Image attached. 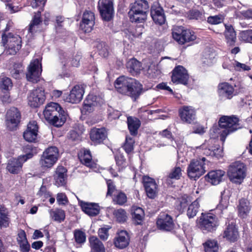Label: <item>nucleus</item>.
I'll list each match as a JSON object with an SVG mask.
<instances>
[{
  "label": "nucleus",
  "instance_id": "51",
  "mask_svg": "<svg viewBox=\"0 0 252 252\" xmlns=\"http://www.w3.org/2000/svg\"><path fill=\"white\" fill-rule=\"evenodd\" d=\"M134 140L131 137H126L124 145V149L127 153L131 152L133 150Z\"/></svg>",
  "mask_w": 252,
  "mask_h": 252
},
{
  "label": "nucleus",
  "instance_id": "61",
  "mask_svg": "<svg viewBox=\"0 0 252 252\" xmlns=\"http://www.w3.org/2000/svg\"><path fill=\"white\" fill-rule=\"evenodd\" d=\"M222 21L221 17L218 15L209 16L207 19V22L209 23L215 25L220 23Z\"/></svg>",
  "mask_w": 252,
  "mask_h": 252
},
{
  "label": "nucleus",
  "instance_id": "64",
  "mask_svg": "<svg viewBox=\"0 0 252 252\" xmlns=\"http://www.w3.org/2000/svg\"><path fill=\"white\" fill-rule=\"evenodd\" d=\"M20 251L21 252H29L31 250V246L28 241L23 242L18 244Z\"/></svg>",
  "mask_w": 252,
  "mask_h": 252
},
{
  "label": "nucleus",
  "instance_id": "62",
  "mask_svg": "<svg viewBox=\"0 0 252 252\" xmlns=\"http://www.w3.org/2000/svg\"><path fill=\"white\" fill-rule=\"evenodd\" d=\"M107 192L106 196H111L114 192L116 190L115 186L114 185L113 182L109 180L107 182Z\"/></svg>",
  "mask_w": 252,
  "mask_h": 252
},
{
  "label": "nucleus",
  "instance_id": "20",
  "mask_svg": "<svg viewBox=\"0 0 252 252\" xmlns=\"http://www.w3.org/2000/svg\"><path fill=\"white\" fill-rule=\"evenodd\" d=\"M181 120L187 124H191L196 119V111L190 106H184L179 111Z\"/></svg>",
  "mask_w": 252,
  "mask_h": 252
},
{
  "label": "nucleus",
  "instance_id": "1",
  "mask_svg": "<svg viewBox=\"0 0 252 252\" xmlns=\"http://www.w3.org/2000/svg\"><path fill=\"white\" fill-rule=\"evenodd\" d=\"M219 127L213 126L210 129V139L208 142L212 143L214 139L218 137L220 133V140L223 142L225 137L229 133L241 128L239 119L235 116L221 117L219 121Z\"/></svg>",
  "mask_w": 252,
  "mask_h": 252
},
{
  "label": "nucleus",
  "instance_id": "52",
  "mask_svg": "<svg viewBox=\"0 0 252 252\" xmlns=\"http://www.w3.org/2000/svg\"><path fill=\"white\" fill-rule=\"evenodd\" d=\"M131 216L132 222L135 226L142 225L143 224L145 216L138 214L131 215Z\"/></svg>",
  "mask_w": 252,
  "mask_h": 252
},
{
  "label": "nucleus",
  "instance_id": "27",
  "mask_svg": "<svg viewBox=\"0 0 252 252\" xmlns=\"http://www.w3.org/2000/svg\"><path fill=\"white\" fill-rule=\"evenodd\" d=\"M66 168L62 166H59L57 168L54 175L56 185L59 187L64 186L66 184Z\"/></svg>",
  "mask_w": 252,
  "mask_h": 252
},
{
  "label": "nucleus",
  "instance_id": "19",
  "mask_svg": "<svg viewBox=\"0 0 252 252\" xmlns=\"http://www.w3.org/2000/svg\"><path fill=\"white\" fill-rule=\"evenodd\" d=\"M143 183L147 196L151 199L155 198L158 192V186L155 180L148 176L143 177Z\"/></svg>",
  "mask_w": 252,
  "mask_h": 252
},
{
  "label": "nucleus",
  "instance_id": "53",
  "mask_svg": "<svg viewBox=\"0 0 252 252\" xmlns=\"http://www.w3.org/2000/svg\"><path fill=\"white\" fill-rule=\"evenodd\" d=\"M111 227L108 226V227H101L98 230V235L100 239L103 241H106L109 237V230Z\"/></svg>",
  "mask_w": 252,
  "mask_h": 252
},
{
  "label": "nucleus",
  "instance_id": "7",
  "mask_svg": "<svg viewBox=\"0 0 252 252\" xmlns=\"http://www.w3.org/2000/svg\"><path fill=\"white\" fill-rule=\"evenodd\" d=\"M198 227L204 233L215 231L219 225L217 217L211 214L204 215L202 213L198 222Z\"/></svg>",
  "mask_w": 252,
  "mask_h": 252
},
{
  "label": "nucleus",
  "instance_id": "14",
  "mask_svg": "<svg viewBox=\"0 0 252 252\" xmlns=\"http://www.w3.org/2000/svg\"><path fill=\"white\" fill-rule=\"evenodd\" d=\"M21 118V114L18 110L15 107L9 109L6 115V125L10 130H14L17 126Z\"/></svg>",
  "mask_w": 252,
  "mask_h": 252
},
{
  "label": "nucleus",
  "instance_id": "28",
  "mask_svg": "<svg viewBox=\"0 0 252 252\" xmlns=\"http://www.w3.org/2000/svg\"><path fill=\"white\" fill-rule=\"evenodd\" d=\"M80 57L79 55L75 56L74 58H71L67 53H63L60 55V60L61 64L64 66H74L77 67L79 65Z\"/></svg>",
  "mask_w": 252,
  "mask_h": 252
},
{
  "label": "nucleus",
  "instance_id": "40",
  "mask_svg": "<svg viewBox=\"0 0 252 252\" xmlns=\"http://www.w3.org/2000/svg\"><path fill=\"white\" fill-rule=\"evenodd\" d=\"M146 13L145 12H134L133 10H129L128 15L132 22L142 23L146 19Z\"/></svg>",
  "mask_w": 252,
  "mask_h": 252
},
{
  "label": "nucleus",
  "instance_id": "29",
  "mask_svg": "<svg viewBox=\"0 0 252 252\" xmlns=\"http://www.w3.org/2000/svg\"><path fill=\"white\" fill-rule=\"evenodd\" d=\"M89 242L92 252H105L103 243L96 236H90L89 238Z\"/></svg>",
  "mask_w": 252,
  "mask_h": 252
},
{
  "label": "nucleus",
  "instance_id": "58",
  "mask_svg": "<svg viewBox=\"0 0 252 252\" xmlns=\"http://www.w3.org/2000/svg\"><path fill=\"white\" fill-rule=\"evenodd\" d=\"M57 201L59 205H65L68 203L67 197L64 193L57 194Z\"/></svg>",
  "mask_w": 252,
  "mask_h": 252
},
{
  "label": "nucleus",
  "instance_id": "11",
  "mask_svg": "<svg viewBox=\"0 0 252 252\" xmlns=\"http://www.w3.org/2000/svg\"><path fill=\"white\" fill-rule=\"evenodd\" d=\"M130 236L128 232L125 230L118 231L113 239L114 247L119 250L126 248L129 245Z\"/></svg>",
  "mask_w": 252,
  "mask_h": 252
},
{
  "label": "nucleus",
  "instance_id": "15",
  "mask_svg": "<svg viewBox=\"0 0 252 252\" xmlns=\"http://www.w3.org/2000/svg\"><path fill=\"white\" fill-rule=\"evenodd\" d=\"M45 96L44 90L37 88L32 91L28 96V103L32 107H37L42 104Z\"/></svg>",
  "mask_w": 252,
  "mask_h": 252
},
{
  "label": "nucleus",
  "instance_id": "25",
  "mask_svg": "<svg viewBox=\"0 0 252 252\" xmlns=\"http://www.w3.org/2000/svg\"><path fill=\"white\" fill-rule=\"evenodd\" d=\"M99 98L93 95H88L84 101L83 106L82 109L83 113H90L94 109V107L97 105Z\"/></svg>",
  "mask_w": 252,
  "mask_h": 252
},
{
  "label": "nucleus",
  "instance_id": "41",
  "mask_svg": "<svg viewBox=\"0 0 252 252\" xmlns=\"http://www.w3.org/2000/svg\"><path fill=\"white\" fill-rule=\"evenodd\" d=\"M82 211L90 217H95L100 212V206H80Z\"/></svg>",
  "mask_w": 252,
  "mask_h": 252
},
{
  "label": "nucleus",
  "instance_id": "5",
  "mask_svg": "<svg viewBox=\"0 0 252 252\" xmlns=\"http://www.w3.org/2000/svg\"><path fill=\"white\" fill-rule=\"evenodd\" d=\"M21 43V38L18 34L4 32L2 35V43L7 54L15 55L20 49Z\"/></svg>",
  "mask_w": 252,
  "mask_h": 252
},
{
  "label": "nucleus",
  "instance_id": "13",
  "mask_svg": "<svg viewBox=\"0 0 252 252\" xmlns=\"http://www.w3.org/2000/svg\"><path fill=\"white\" fill-rule=\"evenodd\" d=\"M98 8L101 17L104 20L106 21L111 20L114 13L112 0H99Z\"/></svg>",
  "mask_w": 252,
  "mask_h": 252
},
{
  "label": "nucleus",
  "instance_id": "46",
  "mask_svg": "<svg viewBox=\"0 0 252 252\" xmlns=\"http://www.w3.org/2000/svg\"><path fill=\"white\" fill-rule=\"evenodd\" d=\"M238 38L242 42L252 43V30L241 31Z\"/></svg>",
  "mask_w": 252,
  "mask_h": 252
},
{
  "label": "nucleus",
  "instance_id": "55",
  "mask_svg": "<svg viewBox=\"0 0 252 252\" xmlns=\"http://www.w3.org/2000/svg\"><path fill=\"white\" fill-rule=\"evenodd\" d=\"M113 200L118 205H123L126 202L127 197L124 193L120 192L113 198Z\"/></svg>",
  "mask_w": 252,
  "mask_h": 252
},
{
  "label": "nucleus",
  "instance_id": "37",
  "mask_svg": "<svg viewBox=\"0 0 252 252\" xmlns=\"http://www.w3.org/2000/svg\"><path fill=\"white\" fill-rule=\"evenodd\" d=\"M50 218L54 221L61 223L65 219L64 211L61 209H50L49 210Z\"/></svg>",
  "mask_w": 252,
  "mask_h": 252
},
{
  "label": "nucleus",
  "instance_id": "49",
  "mask_svg": "<svg viewBox=\"0 0 252 252\" xmlns=\"http://www.w3.org/2000/svg\"><path fill=\"white\" fill-rule=\"evenodd\" d=\"M12 87L11 79L5 76H1L0 81V88L1 90L8 91Z\"/></svg>",
  "mask_w": 252,
  "mask_h": 252
},
{
  "label": "nucleus",
  "instance_id": "45",
  "mask_svg": "<svg viewBox=\"0 0 252 252\" xmlns=\"http://www.w3.org/2000/svg\"><path fill=\"white\" fill-rule=\"evenodd\" d=\"M172 36L175 40H176L180 44H184V42H182V39H184L183 37V27H176L174 28L172 32Z\"/></svg>",
  "mask_w": 252,
  "mask_h": 252
},
{
  "label": "nucleus",
  "instance_id": "60",
  "mask_svg": "<svg viewBox=\"0 0 252 252\" xmlns=\"http://www.w3.org/2000/svg\"><path fill=\"white\" fill-rule=\"evenodd\" d=\"M188 17L189 19L198 20L202 16L201 13L198 10H191L188 13Z\"/></svg>",
  "mask_w": 252,
  "mask_h": 252
},
{
  "label": "nucleus",
  "instance_id": "56",
  "mask_svg": "<svg viewBox=\"0 0 252 252\" xmlns=\"http://www.w3.org/2000/svg\"><path fill=\"white\" fill-rule=\"evenodd\" d=\"M99 54L103 57H106L108 55L107 46L104 43H100L97 45Z\"/></svg>",
  "mask_w": 252,
  "mask_h": 252
},
{
  "label": "nucleus",
  "instance_id": "6",
  "mask_svg": "<svg viewBox=\"0 0 252 252\" xmlns=\"http://www.w3.org/2000/svg\"><path fill=\"white\" fill-rule=\"evenodd\" d=\"M59 157V151L56 147H48L41 156L39 161V165L43 169L51 168L57 162Z\"/></svg>",
  "mask_w": 252,
  "mask_h": 252
},
{
  "label": "nucleus",
  "instance_id": "47",
  "mask_svg": "<svg viewBox=\"0 0 252 252\" xmlns=\"http://www.w3.org/2000/svg\"><path fill=\"white\" fill-rule=\"evenodd\" d=\"M113 215L115 216L117 221L121 223L125 222L127 220V214L126 211L122 209L115 210Z\"/></svg>",
  "mask_w": 252,
  "mask_h": 252
},
{
  "label": "nucleus",
  "instance_id": "35",
  "mask_svg": "<svg viewBox=\"0 0 252 252\" xmlns=\"http://www.w3.org/2000/svg\"><path fill=\"white\" fill-rule=\"evenodd\" d=\"M126 67L128 71L133 75L139 73L142 68L141 63L135 59H131L127 62Z\"/></svg>",
  "mask_w": 252,
  "mask_h": 252
},
{
  "label": "nucleus",
  "instance_id": "2",
  "mask_svg": "<svg viewBox=\"0 0 252 252\" xmlns=\"http://www.w3.org/2000/svg\"><path fill=\"white\" fill-rule=\"evenodd\" d=\"M115 87L119 93L130 96L135 100L140 94L142 90V85L139 82L124 76L117 79Z\"/></svg>",
  "mask_w": 252,
  "mask_h": 252
},
{
  "label": "nucleus",
  "instance_id": "33",
  "mask_svg": "<svg viewBox=\"0 0 252 252\" xmlns=\"http://www.w3.org/2000/svg\"><path fill=\"white\" fill-rule=\"evenodd\" d=\"M127 122L130 134L132 135H136L138 129L141 125L140 120L135 117H128L127 119Z\"/></svg>",
  "mask_w": 252,
  "mask_h": 252
},
{
  "label": "nucleus",
  "instance_id": "34",
  "mask_svg": "<svg viewBox=\"0 0 252 252\" xmlns=\"http://www.w3.org/2000/svg\"><path fill=\"white\" fill-rule=\"evenodd\" d=\"M80 161L86 166L90 168H95L96 163L92 161V156L89 150H85L83 153L79 156Z\"/></svg>",
  "mask_w": 252,
  "mask_h": 252
},
{
  "label": "nucleus",
  "instance_id": "31",
  "mask_svg": "<svg viewBox=\"0 0 252 252\" xmlns=\"http://www.w3.org/2000/svg\"><path fill=\"white\" fill-rule=\"evenodd\" d=\"M224 35L227 44L230 46H234L236 41V33L231 25H225Z\"/></svg>",
  "mask_w": 252,
  "mask_h": 252
},
{
  "label": "nucleus",
  "instance_id": "30",
  "mask_svg": "<svg viewBox=\"0 0 252 252\" xmlns=\"http://www.w3.org/2000/svg\"><path fill=\"white\" fill-rule=\"evenodd\" d=\"M224 174L225 172L221 170H213L209 172L206 177L211 184L217 185L221 182Z\"/></svg>",
  "mask_w": 252,
  "mask_h": 252
},
{
  "label": "nucleus",
  "instance_id": "39",
  "mask_svg": "<svg viewBox=\"0 0 252 252\" xmlns=\"http://www.w3.org/2000/svg\"><path fill=\"white\" fill-rule=\"evenodd\" d=\"M40 11H38L34 15L32 20V21L29 28V31L31 33H33L39 29V25L41 21L40 20Z\"/></svg>",
  "mask_w": 252,
  "mask_h": 252
},
{
  "label": "nucleus",
  "instance_id": "4",
  "mask_svg": "<svg viewBox=\"0 0 252 252\" xmlns=\"http://www.w3.org/2000/svg\"><path fill=\"white\" fill-rule=\"evenodd\" d=\"M227 173L231 182L240 184L246 177L247 167L243 162L236 161L229 166Z\"/></svg>",
  "mask_w": 252,
  "mask_h": 252
},
{
  "label": "nucleus",
  "instance_id": "22",
  "mask_svg": "<svg viewBox=\"0 0 252 252\" xmlns=\"http://www.w3.org/2000/svg\"><path fill=\"white\" fill-rule=\"evenodd\" d=\"M38 126L35 121H32L27 126L26 130L23 133L25 140L29 142H34L38 136Z\"/></svg>",
  "mask_w": 252,
  "mask_h": 252
},
{
  "label": "nucleus",
  "instance_id": "8",
  "mask_svg": "<svg viewBox=\"0 0 252 252\" xmlns=\"http://www.w3.org/2000/svg\"><path fill=\"white\" fill-rule=\"evenodd\" d=\"M205 158L192 159L188 167V175L189 178L196 180L206 172Z\"/></svg>",
  "mask_w": 252,
  "mask_h": 252
},
{
  "label": "nucleus",
  "instance_id": "36",
  "mask_svg": "<svg viewBox=\"0 0 252 252\" xmlns=\"http://www.w3.org/2000/svg\"><path fill=\"white\" fill-rule=\"evenodd\" d=\"M204 154L207 156H214L218 158L222 157V149L218 145L210 146L208 148L204 150Z\"/></svg>",
  "mask_w": 252,
  "mask_h": 252
},
{
  "label": "nucleus",
  "instance_id": "26",
  "mask_svg": "<svg viewBox=\"0 0 252 252\" xmlns=\"http://www.w3.org/2000/svg\"><path fill=\"white\" fill-rule=\"evenodd\" d=\"M90 138L95 143H100L106 137V131L104 128H93L90 131Z\"/></svg>",
  "mask_w": 252,
  "mask_h": 252
},
{
  "label": "nucleus",
  "instance_id": "23",
  "mask_svg": "<svg viewBox=\"0 0 252 252\" xmlns=\"http://www.w3.org/2000/svg\"><path fill=\"white\" fill-rule=\"evenodd\" d=\"M222 236L223 238L231 243L237 241L239 234L235 224L233 222L229 223L224 230Z\"/></svg>",
  "mask_w": 252,
  "mask_h": 252
},
{
  "label": "nucleus",
  "instance_id": "18",
  "mask_svg": "<svg viewBox=\"0 0 252 252\" xmlns=\"http://www.w3.org/2000/svg\"><path fill=\"white\" fill-rule=\"evenodd\" d=\"M84 93V86L75 85L70 91V94L66 97L65 101L72 104L79 103L82 99Z\"/></svg>",
  "mask_w": 252,
  "mask_h": 252
},
{
  "label": "nucleus",
  "instance_id": "43",
  "mask_svg": "<svg viewBox=\"0 0 252 252\" xmlns=\"http://www.w3.org/2000/svg\"><path fill=\"white\" fill-rule=\"evenodd\" d=\"M203 245L205 252H218L219 244L217 240H208Z\"/></svg>",
  "mask_w": 252,
  "mask_h": 252
},
{
  "label": "nucleus",
  "instance_id": "44",
  "mask_svg": "<svg viewBox=\"0 0 252 252\" xmlns=\"http://www.w3.org/2000/svg\"><path fill=\"white\" fill-rule=\"evenodd\" d=\"M73 237L75 243L78 245H82L86 242V234L80 229H77L74 230Z\"/></svg>",
  "mask_w": 252,
  "mask_h": 252
},
{
  "label": "nucleus",
  "instance_id": "63",
  "mask_svg": "<svg viewBox=\"0 0 252 252\" xmlns=\"http://www.w3.org/2000/svg\"><path fill=\"white\" fill-rule=\"evenodd\" d=\"M28 241L25 231L24 230H21L18 234L17 242L20 244L23 242Z\"/></svg>",
  "mask_w": 252,
  "mask_h": 252
},
{
  "label": "nucleus",
  "instance_id": "59",
  "mask_svg": "<svg viewBox=\"0 0 252 252\" xmlns=\"http://www.w3.org/2000/svg\"><path fill=\"white\" fill-rule=\"evenodd\" d=\"M187 210V216L189 218H193L196 216L198 211V206H188Z\"/></svg>",
  "mask_w": 252,
  "mask_h": 252
},
{
  "label": "nucleus",
  "instance_id": "9",
  "mask_svg": "<svg viewBox=\"0 0 252 252\" xmlns=\"http://www.w3.org/2000/svg\"><path fill=\"white\" fill-rule=\"evenodd\" d=\"M33 156L32 152H30L26 155L19 156L18 158H13L8 161L6 169L10 173L18 174L22 169L23 164L28 159L32 158Z\"/></svg>",
  "mask_w": 252,
  "mask_h": 252
},
{
  "label": "nucleus",
  "instance_id": "57",
  "mask_svg": "<svg viewBox=\"0 0 252 252\" xmlns=\"http://www.w3.org/2000/svg\"><path fill=\"white\" fill-rule=\"evenodd\" d=\"M238 216L242 218H245L249 213L250 208L249 206H238Z\"/></svg>",
  "mask_w": 252,
  "mask_h": 252
},
{
  "label": "nucleus",
  "instance_id": "50",
  "mask_svg": "<svg viewBox=\"0 0 252 252\" xmlns=\"http://www.w3.org/2000/svg\"><path fill=\"white\" fill-rule=\"evenodd\" d=\"M183 32L184 39H182V42H184V44L186 42L193 41L196 38L194 33L189 30H185L183 27Z\"/></svg>",
  "mask_w": 252,
  "mask_h": 252
},
{
  "label": "nucleus",
  "instance_id": "38",
  "mask_svg": "<svg viewBox=\"0 0 252 252\" xmlns=\"http://www.w3.org/2000/svg\"><path fill=\"white\" fill-rule=\"evenodd\" d=\"M149 7L148 2L146 0H137L132 4L130 10H133L134 12L142 11L147 13Z\"/></svg>",
  "mask_w": 252,
  "mask_h": 252
},
{
  "label": "nucleus",
  "instance_id": "54",
  "mask_svg": "<svg viewBox=\"0 0 252 252\" xmlns=\"http://www.w3.org/2000/svg\"><path fill=\"white\" fill-rule=\"evenodd\" d=\"M232 64L233 65L234 69L236 71H246L249 70L251 68L249 66L244 63H240L236 61H233Z\"/></svg>",
  "mask_w": 252,
  "mask_h": 252
},
{
  "label": "nucleus",
  "instance_id": "10",
  "mask_svg": "<svg viewBox=\"0 0 252 252\" xmlns=\"http://www.w3.org/2000/svg\"><path fill=\"white\" fill-rule=\"evenodd\" d=\"M157 228L164 231H171L174 229L175 224L171 216L164 213L160 214L156 221Z\"/></svg>",
  "mask_w": 252,
  "mask_h": 252
},
{
  "label": "nucleus",
  "instance_id": "12",
  "mask_svg": "<svg viewBox=\"0 0 252 252\" xmlns=\"http://www.w3.org/2000/svg\"><path fill=\"white\" fill-rule=\"evenodd\" d=\"M41 64L38 59L33 60L28 68L26 77L28 81L37 82L41 74Z\"/></svg>",
  "mask_w": 252,
  "mask_h": 252
},
{
  "label": "nucleus",
  "instance_id": "42",
  "mask_svg": "<svg viewBox=\"0 0 252 252\" xmlns=\"http://www.w3.org/2000/svg\"><path fill=\"white\" fill-rule=\"evenodd\" d=\"M38 194L42 198L43 201L45 202L46 203L49 202L50 204H53L55 202V198L51 196L50 192L47 191L44 186L41 187Z\"/></svg>",
  "mask_w": 252,
  "mask_h": 252
},
{
  "label": "nucleus",
  "instance_id": "21",
  "mask_svg": "<svg viewBox=\"0 0 252 252\" xmlns=\"http://www.w3.org/2000/svg\"><path fill=\"white\" fill-rule=\"evenodd\" d=\"M233 86L227 82H223L218 86V94L221 99H230L237 94Z\"/></svg>",
  "mask_w": 252,
  "mask_h": 252
},
{
  "label": "nucleus",
  "instance_id": "16",
  "mask_svg": "<svg viewBox=\"0 0 252 252\" xmlns=\"http://www.w3.org/2000/svg\"><path fill=\"white\" fill-rule=\"evenodd\" d=\"M95 16L91 10H85L82 15V20L80 24L81 29L85 32H91L94 25Z\"/></svg>",
  "mask_w": 252,
  "mask_h": 252
},
{
  "label": "nucleus",
  "instance_id": "48",
  "mask_svg": "<svg viewBox=\"0 0 252 252\" xmlns=\"http://www.w3.org/2000/svg\"><path fill=\"white\" fill-rule=\"evenodd\" d=\"M182 173L181 168L179 167H176L169 174L167 178V182L168 184H170V180H178L182 176Z\"/></svg>",
  "mask_w": 252,
  "mask_h": 252
},
{
  "label": "nucleus",
  "instance_id": "32",
  "mask_svg": "<svg viewBox=\"0 0 252 252\" xmlns=\"http://www.w3.org/2000/svg\"><path fill=\"white\" fill-rule=\"evenodd\" d=\"M10 222L9 212L4 206H0V228L9 227Z\"/></svg>",
  "mask_w": 252,
  "mask_h": 252
},
{
  "label": "nucleus",
  "instance_id": "17",
  "mask_svg": "<svg viewBox=\"0 0 252 252\" xmlns=\"http://www.w3.org/2000/svg\"><path fill=\"white\" fill-rule=\"evenodd\" d=\"M189 78L187 70L183 66L179 65L173 70L172 81L173 83L187 85Z\"/></svg>",
  "mask_w": 252,
  "mask_h": 252
},
{
  "label": "nucleus",
  "instance_id": "3",
  "mask_svg": "<svg viewBox=\"0 0 252 252\" xmlns=\"http://www.w3.org/2000/svg\"><path fill=\"white\" fill-rule=\"evenodd\" d=\"M43 115L46 121L57 127L63 126L66 121L65 112L57 103L48 104L43 111Z\"/></svg>",
  "mask_w": 252,
  "mask_h": 252
},
{
  "label": "nucleus",
  "instance_id": "24",
  "mask_svg": "<svg viewBox=\"0 0 252 252\" xmlns=\"http://www.w3.org/2000/svg\"><path fill=\"white\" fill-rule=\"evenodd\" d=\"M151 15L156 23L162 25L165 23V17L161 7L158 6H152L151 10Z\"/></svg>",
  "mask_w": 252,
  "mask_h": 252
}]
</instances>
